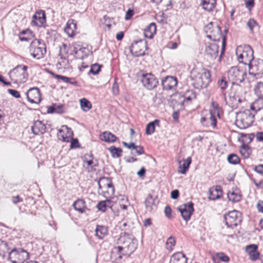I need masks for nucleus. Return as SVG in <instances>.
<instances>
[{
    "label": "nucleus",
    "mask_w": 263,
    "mask_h": 263,
    "mask_svg": "<svg viewBox=\"0 0 263 263\" xmlns=\"http://www.w3.org/2000/svg\"><path fill=\"white\" fill-rule=\"evenodd\" d=\"M218 87L221 90H225L228 87V82L224 79H221L218 81Z\"/></svg>",
    "instance_id": "nucleus-52"
},
{
    "label": "nucleus",
    "mask_w": 263,
    "mask_h": 263,
    "mask_svg": "<svg viewBox=\"0 0 263 263\" xmlns=\"http://www.w3.org/2000/svg\"><path fill=\"white\" fill-rule=\"evenodd\" d=\"M141 82L144 87L149 90L155 88L158 84L157 79L151 73L143 74Z\"/></svg>",
    "instance_id": "nucleus-12"
},
{
    "label": "nucleus",
    "mask_w": 263,
    "mask_h": 263,
    "mask_svg": "<svg viewBox=\"0 0 263 263\" xmlns=\"http://www.w3.org/2000/svg\"><path fill=\"white\" fill-rule=\"evenodd\" d=\"M101 139L106 142H114L116 140V137L109 132H105L100 136Z\"/></svg>",
    "instance_id": "nucleus-35"
},
{
    "label": "nucleus",
    "mask_w": 263,
    "mask_h": 263,
    "mask_svg": "<svg viewBox=\"0 0 263 263\" xmlns=\"http://www.w3.org/2000/svg\"><path fill=\"white\" fill-rule=\"evenodd\" d=\"M112 93L115 95H117L119 93V86L116 82H115L112 86Z\"/></svg>",
    "instance_id": "nucleus-61"
},
{
    "label": "nucleus",
    "mask_w": 263,
    "mask_h": 263,
    "mask_svg": "<svg viewBox=\"0 0 263 263\" xmlns=\"http://www.w3.org/2000/svg\"><path fill=\"white\" fill-rule=\"evenodd\" d=\"M108 227L102 225H97L95 229V235L99 239H103L108 235Z\"/></svg>",
    "instance_id": "nucleus-25"
},
{
    "label": "nucleus",
    "mask_w": 263,
    "mask_h": 263,
    "mask_svg": "<svg viewBox=\"0 0 263 263\" xmlns=\"http://www.w3.org/2000/svg\"><path fill=\"white\" fill-rule=\"evenodd\" d=\"M101 67V65L98 64H92L90 67L89 73H91L93 75L98 74L100 71Z\"/></svg>",
    "instance_id": "nucleus-46"
},
{
    "label": "nucleus",
    "mask_w": 263,
    "mask_h": 263,
    "mask_svg": "<svg viewBox=\"0 0 263 263\" xmlns=\"http://www.w3.org/2000/svg\"><path fill=\"white\" fill-rule=\"evenodd\" d=\"M28 67L24 65H19L9 72L11 81L16 84L25 83L27 81L28 74L27 72Z\"/></svg>",
    "instance_id": "nucleus-4"
},
{
    "label": "nucleus",
    "mask_w": 263,
    "mask_h": 263,
    "mask_svg": "<svg viewBox=\"0 0 263 263\" xmlns=\"http://www.w3.org/2000/svg\"><path fill=\"white\" fill-rule=\"evenodd\" d=\"M224 219L228 227L233 228L240 222L241 214L236 210L230 211L225 215Z\"/></svg>",
    "instance_id": "nucleus-10"
},
{
    "label": "nucleus",
    "mask_w": 263,
    "mask_h": 263,
    "mask_svg": "<svg viewBox=\"0 0 263 263\" xmlns=\"http://www.w3.org/2000/svg\"><path fill=\"white\" fill-rule=\"evenodd\" d=\"M254 135L253 134H245L242 135L241 141L242 144H248L251 142L254 138Z\"/></svg>",
    "instance_id": "nucleus-44"
},
{
    "label": "nucleus",
    "mask_w": 263,
    "mask_h": 263,
    "mask_svg": "<svg viewBox=\"0 0 263 263\" xmlns=\"http://www.w3.org/2000/svg\"><path fill=\"white\" fill-rule=\"evenodd\" d=\"M177 79L173 76H166L162 79L163 89L175 90L177 85Z\"/></svg>",
    "instance_id": "nucleus-17"
},
{
    "label": "nucleus",
    "mask_w": 263,
    "mask_h": 263,
    "mask_svg": "<svg viewBox=\"0 0 263 263\" xmlns=\"http://www.w3.org/2000/svg\"><path fill=\"white\" fill-rule=\"evenodd\" d=\"M191 77L193 81L194 87L198 89L206 88L211 81L210 71L204 68L199 71L193 70L191 72Z\"/></svg>",
    "instance_id": "nucleus-2"
},
{
    "label": "nucleus",
    "mask_w": 263,
    "mask_h": 263,
    "mask_svg": "<svg viewBox=\"0 0 263 263\" xmlns=\"http://www.w3.org/2000/svg\"><path fill=\"white\" fill-rule=\"evenodd\" d=\"M28 100L31 103L38 104L41 101V96L39 89L33 87L29 89L26 92Z\"/></svg>",
    "instance_id": "nucleus-16"
},
{
    "label": "nucleus",
    "mask_w": 263,
    "mask_h": 263,
    "mask_svg": "<svg viewBox=\"0 0 263 263\" xmlns=\"http://www.w3.org/2000/svg\"><path fill=\"white\" fill-rule=\"evenodd\" d=\"M176 241L175 238L172 236H170L167 240L166 242V248L169 250H172L173 247L175 246Z\"/></svg>",
    "instance_id": "nucleus-47"
},
{
    "label": "nucleus",
    "mask_w": 263,
    "mask_h": 263,
    "mask_svg": "<svg viewBox=\"0 0 263 263\" xmlns=\"http://www.w3.org/2000/svg\"><path fill=\"white\" fill-rule=\"evenodd\" d=\"M76 30V22L72 19L69 20L64 29L65 33H74Z\"/></svg>",
    "instance_id": "nucleus-29"
},
{
    "label": "nucleus",
    "mask_w": 263,
    "mask_h": 263,
    "mask_svg": "<svg viewBox=\"0 0 263 263\" xmlns=\"http://www.w3.org/2000/svg\"><path fill=\"white\" fill-rule=\"evenodd\" d=\"M73 136V132L71 129L67 125H63L59 130L57 137L60 140L63 142H69Z\"/></svg>",
    "instance_id": "nucleus-15"
},
{
    "label": "nucleus",
    "mask_w": 263,
    "mask_h": 263,
    "mask_svg": "<svg viewBox=\"0 0 263 263\" xmlns=\"http://www.w3.org/2000/svg\"><path fill=\"white\" fill-rule=\"evenodd\" d=\"M9 250L8 243L6 241L0 239V256L4 259L6 256V253Z\"/></svg>",
    "instance_id": "nucleus-37"
},
{
    "label": "nucleus",
    "mask_w": 263,
    "mask_h": 263,
    "mask_svg": "<svg viewBox=\"0 0 263 263\" xmlns=\"http://www.w3.org/2000/svg\"><path fill=\"white\" fill-rule=\"evenodd\" d=\"M73 208L80 213H83L87 209L85 201L82 199H78L73 203Z\"/></svg>",
    "instance_id": "nucleus-28"
},
{
    "label": "nucleus",
    "mask_w": 263,
    "mask_h": 263,
    "mask_svg": "<svg viewBox=\"0 0 263 263\" xmlns=\"http://www.w3.org/2000/svg\"><path fill=\"white\" fill-rule=\"evenodd\" d=\"M252 112H253L254 119H256L258 121H261L263 119V109L252 111Z\"/></svg>",
    "instance_id": "nucleus-50"
},
{
    "label": "nucleus",
    "mask_w": 263,
    "mask_h": 263,
    "mask_svg": "<svg viewBox=\"0 0 263 263\" xmlns=\"http://www.w3.org/2000/svg\"><path fill=\"white\" fill-rule=\"evenodd\" d=\"M31 129L34 135H41L45 132L46 126L42 121L37 120L31 126Z\"/></svg>",
    "instance_id": "nucleus-23"
},
{
    "label": "nucleus",
    "mask_w": 263,
    "mask_h": 263,
    "mask_svg": "<svg viewBox=\"0 0 263 263\" xmlns=\"http://www.w3.org/2000/svg\"><path fill=\"white\" fill-rule=\"evenodd\" d=\"M228 162L232 164H237L239 163L240 159L239 157L234 154L229 155L227 158Z\"/></svg>",
    "instance_id": "nucleus-43"
},
{
    "label": "nucleus",
    "mask_w": 263,
    "mask_h": 263,
    "mask_svg": "<svg viewBox=\"0 0 263 263\" xmlns=\"http://www.w3.org/2000/svg\"><path fill=\"white\" fill-rule=\"evenodd\" d=\"M196 97L195 94L193 92L192 90H188L187 91L184 96V101L183 102H185V101H191L192 99H195Z\"/></svg>",
    "instance_id": "nucleus-48"
},
{
    "label": "nucleus",
    "mask_w": 263,
    "mask_h": 263,
    "mask_svg": "<svg viewBox=\"0 0 263 263\" xmlns=\"http://www.w3.org/2000/svg\"><path fill=\"white\" fill-rule=\"evenodd\" d=\"M191 161V158L188 157L186 159L183 160L182 163L180 162L179 163V172L182 174H185L189 169Z\"/></svg>",
    "instance_id": "nucleus-30"
},
{
    "label": "nucleus",
    "mask_w": 263,
    "mask_h": 263,
    "mask_svg": "<svg viewBox=\"0 0 263 263\" xmlns=\"http://www.w3.org/2000/svg\"><path fill=\"white\" fill-rule=\"evenodd\" d=\"M257 248L258 246L255 244L248 245L246 248V251L252 261H256L259 258L260 253L258 252Z\"/></svg>",
    "instance_id": "nucleus-21"
},
{
    "label": "nucleus",
    "mask_w": 263,
    "mask_h": 263,
    "mask_svg": "<svg viewBox=\"0 0 263 263\" xmlns=\"http://www.w3.org/2000/svg\"><path fill=\"white\" fill-rule=\"evenodd\" d=\"M227 196L229 200L233 202H239L242 197L240 191L237 187L233 188L229 191Z\"/></svg>",
    "instance_id": "nucleus-22"
},
{
    "label": "nucleus",
    "mask_w": 263,
    "mask_h": 263,
    "mask_svg": "<svg viewBox=\"0 0 263 263\" xmlns=\"http://www.w3.org/2000/svg\"><path fill=\"white\" fill-rule=\"evenodd\" d=\"M98 185L99 190L104 194L110 196L114 193V187L109 178H101L98 181Z\"/></svg>",
    "instance_id": "nucleus-11"
},
{
    "label": "nucleus",
    "mask_w": 263,
    "mask_h": 263,
    "mask_svg": "<svg viewBox=\"0 0 263 263\" xmlns=\"http://www.w3.org/2000/svg\"><path fill=\"white\" fill-rule=\"evenodd\" d=\"M134 11L130 9H129L127 12H126L125 19L126 20H129L131 18V17L134 15Z\"/></svg>",
    "instance_id": "nucleus-60"
},
{
    "label": "nucleus",
    "mask_w": 263,
    "mask_h": 263,
    "mask_svg": "<svg viewBox=\"0 0 263 263\" xmlns=\"http://www.w3.org/2000/svg\"><path fill=\"white\" fill-rule=\"evenodd\" d=\"M29 258V253L23 249H13L9 253L8 260L12 263H24Z\"/></svg>",
    "instance_id": "nucleus-9"
},
{
    "label": "nucleus",
    "mask_w": 263,
    "mask_h": 263,
    "mask_svg": "<svg viewBox=\"0 0 263 263\" xmlns=\"http://www.w3.org/2000/svg\"><path fill=\"white\" fill-rule=\"evenodd\" d=\"M236 54L239 63L251 66V62L254 59L253 50L248 45H240L237 47Z\"/></svg>",
    "instance_id": "nucleus-3"
},
{
    "label": "nucleus",
    "mask_w": 263,
    "mask_h": 263,
    "mask_svg": "<svg viewBox=\"0 0 263 263\" xmlns=\"http://www.w3.org/2000/svg\"><path fill=\"white\" fill-rule=\"evenodd\" d=\"M46 23L45 12L43 10L37 11L33 16L31 24L33 26L41 27Z\"/></svg>",
    "instance_id": "nucleus-19"
},
{
    "label": "nucleus",
    "mask_w": 263,
    "mask_h": 263,
    "mask_svg": "<svg viewBox=\"0 0 263 263\" xmlns=\"http://www.w3.org/2000/svg\"><path fill=\"white\" fill-rule=\"evenodd\" d=\"M119 242L122 246L114 247L111 252V258L116 261L121 260L123 257H128L137 248L136 240L128 235L121 236Z\"/></svg>",
    "instance_id": "nucleus-1"
},
{
    "label": "nucleus",
    "mask_w": 263,
    "mask_h": 263,
    "mask_svg": "<svg viewBox=\"0 0 263 263\" xmlns=\"http://www.w3.org/2000/svg\"><path fill=\"white\" fill-rule=\"evenodd\" d=\"M164 213L166 217L168 218H171L172 210L170 206H167L165 208Z\"/></svg>",
    "instance_id": "nucleus-63"
},
{
    "label": "nucleus",
    "mask_w": 263,
    "mask_h": 263,
    "mask_svg": "<svg viewBox=\"0 0 263 263\" xmlns=\"http://www.w3.org/2000/svg\"><path fill=\"white\" fill-rule=\"evenodd\" d=\"M51 73L55 78H57L58 79L61 80L63 82H65L66 83L67 80L68 79V77L58 75V74H55L52 72H51Z\"/></svg>",
    "instance_id": "nucleus-57"
},
{
    "label": "nucleus",
    "mask_w": 263,
    "mask_h": 263,
    "mask_svg": "<svg viewBox=\"0 0 263 263\" xmlns=\"http://www.w3.org/2000/svg\"><path fill=\"white\" fill-rule=\"evenodd\" d=\"M29 52L33 58L40 59L46 53L45 44L40 40L34 39L30 44Z\"/></svg>",
    "instance_id": "nucleus-6"
},
{
    "label": "nucleus",
    "mask_w": 263,
    "mask_h": 263,
    "mask_svg": "<svg viewBox=\"0 0 263 263\" xmlns=\"http://www.w3.org/2000/svg\"><path fill=\"white\" fill-rule=\"evenodd\" d=\"M90 48L91 46L88 45L80 47L79 45L76 44L73 46V51L77 58L83 59L92 54Z\"/></svg>",
    "instance_id": "nucleus-13"
},
{
    "label": "nucleus",
    "mask_w": 263,
    "mask_h": 263,
    "mask_svg": "<svg viewBox=\"0 0 263 263\" xmlns=\"http://www.w3.org/2000/svg\"><path fill=\"white\" fill-rule=\"evenodd\" d=\"M254 170L258 174H263V164H258L255 166Z\"/></svg>",
    "instance_id": "nucleus-59"
},
{
    "label": "nucleus",
    "mask_w": 263,
    "mask_h": 263,
    "mask_svg": "<svg viewBox=\"0 0 263 263\" xmlns=\"http://www.w3.org/2000/svg\"><path fill=\"white\" fill-rule=\"evenodd\" d=\"M215 110H210L207 117H202L201 122L208 127H212L215 128L217 125V119L215 116Z\"/></svg>",
    "instance_id": "nucleus-18"
},
{
    "label": "nucleus",
    "mask_w": 263,
    "mask_h": 263,
    "mask_svg": "<svg viewBox=\"0 0 263 263\" xmlns=\"http://www.w3.org/2000/svg\"><path fill=\"white\" fill-rule=\"evenodd\" d=\"M218 50L219 46L217 44H211L205 48V55L210 60H213L217 57Z\"/></svg>",
    "instance_id": "nucleus-20"
},
{
    "label": "nucleus",
    "mask_w": 263,
    "mask_h": 263,
    "mask_svg": "<svg viewBox=\"0 0 263 263\" xmlns=\"http://www.w3.org/2000/svg\"><path fill=\"white\" fill-rule=\"evenodd\" d=\"M110 203V201L109 200H106L105 201H102L99 202L97 204V208L98 209L102 211L103 212H104L106 211L107 207L109 206V204Z\"/></svg>",
    "instance_id": "nucleus-42"
},
{
    "label": "nucleus",
    "mask_w": 263,
    "mask_h": 263,
    "mask_svg": "<svg viewBox=\"0 0 263 263\" xmlns=\"http://www.w3.org/2000/svg\"><path fill=\"white\" fill-rule=\"evenodd\" d=\"M187 258L185 255L181 252H178L174 254L170 259V263H186Z\"/></svg>",
    "instance_id": "nucleus-26"
},
{
    "label": "nucleus",
    "mask_w": 263,
    "mask_h": 263,
    "mask_svg": "<svg viewBox=\"0 0 263 263\" xmlns=\"http://www.w3.org/2000/svg\"><path fill=\"white\" fill-rule=\"evenodd\" d=\"M247 26L249 28L250 31L253 32L255 29L258 28V25L254 19H250L247 22Z\"/></svg>",
    "instance_id": "nucleus-45"
},
{
    "label": "nucleus",
    "mask_w": 263,
    "mask_h": 263,
    "mask_svg": "<svg viewBox=\"0 0 263 263\" xmlns=\"http://www.w3.org/2000/svg\"><path fill=\"white\" fill-rule=\"evenodd\" d=\"M205 33H212L215 32L218 33L221 31L220 27L215 23L210 22L204 28Z\"/></svg>",
    "instance_id": "nucleus-33"
},
{
    "label": "nucleus",
    "mask_w": 263,
    "mask_h": 263,
    "mask_svg": "<svg viewBox=\"0 0 263 263\" xmlns=\"http://www.w3.org/2000/svg\"><path fill=\"white\" fill-rule=\"evenodd\" d=\"M209 198L210 200H215L220 198L222 194L221 187L217 185L214 188L210 189L209 192Z\"/></svg>",
    "instance_id": "nucleus-24"
},
{
    "label": "nucleus",
    "mask_w": 263,
    "mask_h": 263,
    "mask_svg": "<svg viewBox=\"0 0 263 263\" xmlns=\"http://www.w3.org/2000/svg\"><path fill=\"white\" fill-rule=\"evenodd\" d=\"M254 122L253 112L250 110L246 109L242 112L237 114L236 124L240 128L245 129L250 126Z\"/></svg>",
    "instance_id": "nucleus-5"
},
{
    "label": "nucleus",
    "mask_w": 263,
    "mask_h": 263,
    "mask_svg": "<svg viewBox=\"0 0 263 263\" xmlns=\"http://www.w3.org/2000/svg\"><path fill=\"white\" fill-rule=\"evenodd\" d=\"M256 207L259 212L263 213V201L259 200L257 203Z\"/></svg>",
    "instance_id": "nucleus-64"
},
{
    "label": "nucleus",
    "mask_w": 263,
    "mask_h": 263,
    "mask_svg": "<svg viewBox=\"0 0 263 263\" xmlns=\"http://www.w3.org/2000/svg\"><path fill=\"white\" fill-rule=\"evenodd\" d=\"M254 90L259 98L263 99V82H257L254 86Z\"/></svg>",
    "instance_id": "nucleus-36"
},
{
    "label": "nucleus",
    "mask_w": 263,
    "mask_h": 263,
    "mask_svg": "<svg viewBox=\"0 0 263 263\" xmlns=\"http://www.w3.org/2000/svg\"><path fill=\"white\" fill-rule=\"evenodd\" d=\"M108 150L114 158H119L122 155V149L121 148H117L115 146H111L108 148Z\"/></svg>",
    "instance_id": "nucleus-39"
},
{
    "label": "nucleus",
    "mask_w": 263,
    "mask_h": 263,
    "mask_svg": "<svg viewBox=\"0 0 263 263\" xmlns=\"http://www.w3.org/2000/svg\"><path fill=\"white\" fill-rule=\"evenodd\" d=\"M8 91L11 95L15 98H18L20 97V92L15 89H9Z\"/></svg>",
    "instance_id": "nucleus-56"
},
{
    "label": "nucleus",
    "mask_w": 263,
    "mask_h": 263,
    "mask_svg": "<svg viewBox=\"0 0 263 263\" xmlns=\"http://www.w3.org/2000/svg\"><path fill=\"white\" fill-rule=\"evenodd\" d=\"M246 76V72L238 66L231 67L227 72L228 78L233 84L242 82Z\"/></svg>",
    "instance_id": "nucleus-7"
},
{
    "label": "nucleus",
    "mask_w": 263,
    "mask_h": 263,
    "mask_svg": "<svg viewBox=\"0 0 263 263\" xmlns=\"http://www.w3.org/2000/svg\"><path fill=\"white\" fill-rule=\"evenodd\" d=\"M156 199L153 197L151 194H149L145 200V205L146 210L148 211L151 212L155 210L157 208V205L155 203Z\"/></svg>",
    "instance_id": "nucleus-27"
},
{
    "label": "nucleus",
    "mask_w": 263,
    "mask_h": 263,
    "mask_svg": "<svg viewBox=\"0 0 263 263\" xmlns=\"http://www.w3.org/2000/svg\"><path fill=\"white\" fill-rule=\"evenodd\" d=\"M239 151L241 156L245 159L248 158L251 154L250 147L246 144H242Z\"/></svg>",
    "instance_id": "nucleus-34"
},
{
    "label": "nucleus",
    "mask_w": 263,
    "mask_h": 263,
    "mask_svg": "<svg viewBox=\"0 0 263 263\" xmlns=\"http://www.w3.org/2000/svg\"><path fill=\"white\" fill-rule=\"evenodd\" d=\"M64 106L63 105H53L48 108V113L62 114L64 112Z\"/></svg>",
    "instance_id": "nucleus-38"
},
{
    "label": "nucleus",
    "mask_w": 263,
    "mask_h": 263,
    "mask_svg": "<svg viewBox=\"0 0 263 263\" xmlns=\"http://www.w3.org/2000/svg\"><path fill=\"white\" fill-rule=\"evenodd\" d=\"M183 219L187 221L194 212L193 203L192 202L180 205L178 208Z\"/></svg>",
    "instance_id": "nucleus-14"
},
{
    "label": "nucleus",
    "mask_w": 263,
    "mask_h": 263,
    "mask_svg": "<svg viewBox=\"0 0 263 263\" xmlns=\"http://www.w3.org/2000/svg\"><path fill=\"white\" fill-rule=\"evenodd\" d=\"M61 61H59L58 64L60 65L61 67L63 68H67V66L68 65V61L66 58H63L61 57Z\"/></svg>",
    "instance_id": "nucleus-53"
},
{
    "label": "nucleus",
    "mask_w": 263,
    "mask_h": 263,
    "mask_svg": "<svg viewBox=\"0 0 263 263\" xmlns=\"http://www.w3.org/2000/svg\"><path fill=\"white\" fill-rule=\"evenodd\" d=\"M116 27L115 24H111L110 23H107V20L105 21V30L106 31H111V28H114Z\"/></svg>",
    "instance_id": "nucleus-58"
},
{
    "label": "nucleus",
    "mask_w": 263,
    "mask_h": 263,
    "mask_svg": "<svg viewBox=\"0 0 263 263\" xmlns=\"http://www.w3.org/2000/svg\"><path fill=\"white\" fill-rule=\"evenodd\" d=\"M70 147L71 148L79 147V144L77 139H73L72 138L70 140Z\"/></svg>",
    "instance_id": "nucleus-54"
},
{
    "label": "nucleus",
    "mask_w": 263,
    "mask_h": 263,
    "mask_svg": "<svg viewBox=\"0 0 263 263\" xmlns=\"http://www.w3.org/2000/svg\"><path fill=\"white\" fill-rule=\"evenodd\" d=\"M136 150V152L138 155H141L144 153L143 148L141 146H137L135 145V147L134 148Z\"/></svg>",
    "instance_id": "nucleus-62"
},
{
    "label": "nucleus",
    "mask_w": 263,
    "mask_h": 263,
    "mask_svg": "<svg viewBox=\"0 0 263 263\" xmlns=\"http://www.w3.org/2000/svg\"><path fill=\"white\" fill-rule=\"evenodd\" d=\"M263 109V99L259 98L253 102L250 106L251 112Z\"/></svg>",
    "instance_id": "nucleus-32"
},
{
    "label": "nucleus",
    "mask_w": 263,
    "mask_h": 263,
    "mask_svg": "<svg viewBox=\"0 0 263 263\" xmlns=\"http://www.w3.org/2000/svg\"><path fill=\"white\" fill-rule=\"evenodd\" d=\"M145 32L148 33H156L157 27L154 23H151L144 30Z\"/></svg>",
    "instance_id": "nucleus-49"
},
{
    "label": "nucleus",
    "mask_w": 263,
    "mask_h": 263,
    "mask_svg": "<svg viewBox=\"0 0 263 263\" xmlns=\"http://www.w3.org/2000/svg\"><path fill=\"white\" fill-rule=\"evenodd\" d=\"M246 7L251 10L254 6V0H248L245 3Z\"/></svg>",
    "instance_id": "nucleus-55"
},
{
    "label": "nucleus",
    "mask_w": 263,
    "mask_h": 263,
    "mask_svg": "<svg viewBox=\"0 0 263 263\" xmlns=\"http://www.w3.org/2000/svg\"><path fill=\"white\" fill-rule=\"evenodd\" d=\"M216 256L220 259L222 261L228 262L230 260V258L228 256L226 255L223 252L217 253Z\"/></svg>",
    "instance_id": "nucleus-51"
},
{
    "label": "nucleus",
    "mask_w": 263,
    "mask_h": 263,
    "mask_svg": "<svg viewBox=\"0 0 263 263\" xmlns=\"http://www.w3.org/2000/svg\"><path fill=\"white\" fill-rule=\"evenodd\" d=\"M80 105L82 110L85 112L88 111L91 108L90 102L85 98L80 100Z\"/></svg>",
    "instance_id": "nucleus-41"
},
{
    "label": "nucleus",
    "mask_w": 263,
    "mask_h": 263,
    "mask_svg": "<svg viewBox=\"0 0 263 263\" xmlns=\"http://www.w3.org/2000/svg\"><path fill=\"white\" fill-rule=\"evenodd\" d=\"M216 3V0H202L201 6L204 10L211 11L215 8Z\"/></svg>",
    "instance_id": "nucleus-31"
},
{
    "label": "nucleus",
    "mask_w": 263,
    "mask_h": 263,
    "mask_svg": "<svg viewBox=\"0 0 263 263\" xmlns=\"http://www.w3.org/2000/svg\"><path fill=\"white\" fill-rule=\"evenodd\" d=\"M159 121L155 120L153 122L149 123L146 127V134L147 135H152L155 132V125H158Z\"/></svg>",
    "instance_id": "nucleus-40"
},
{
    "label": "nucleus",
    "mask_w": 263,
    "mask_h": 263,
    "mask_svg": "<svg viewBox=\"0 0 263 263\" xmlns=\"http://www.w3.org/2000/svg\"><path fill=\"white\" fill-rule=\"evenodd\" d=\"M147 48L146 41L140 39L133 42L130 46V51L134 56L138 57L145 55Z\"/></svg>",
    "instance_id": "nucleus-8"
}]
</instances>
